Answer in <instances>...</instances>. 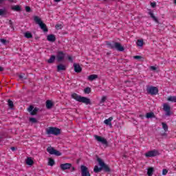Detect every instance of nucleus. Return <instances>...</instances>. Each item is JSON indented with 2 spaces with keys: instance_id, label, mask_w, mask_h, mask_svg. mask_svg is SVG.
Returning a JSON list of instances; mask_svg holds the SVG:
<instances>
[{
  "instance_id": "1",
  "label": "nucleus",
  "mask_w": 176,
  "mask_h": 176,
  "mask_svg": "<svg viewBox=\"0 0 176 176\" xmlns=\"http://www.w3.org/2000/svg\"><path fill=\"white\" fill-rule=\"evenodd\" d=\"M72 98L76 100V101H78V102H82V104H85L86 105H90V104H91L90 98H86L85 96H80L76 93L72 94Z\"/></svg>"
},
{
  "instance_id": "2",
  "label": "nucleus",
  "mask_w": 176,
  "mask_h": 176,
  "mask_svg": "<svg viewBox=\"0 0 176 176\" xmlns=\"http://www.w3.org/2000/svg\"><path fill=\"white\" fill-rule=\"evenodd\" d=\"M106 45L109 49H116L118 52H124V47L120 43L115 41H107Z\"/></svg>"
},
{
  "instance_id": "3",
  "label": "nucleus",
  "mask_w": 176,
  "mask_h": 176,
  "mask_svg": "<svg viewBox=\"0 0 176 176\" xmlns=\"http://www.w3.org/2000/svg\"><path fill=\"white\" fill-rule=\"evenodd\" d=\"M34 21H35L36 24H38L40 28H41L44 32H47L49 31L47 26H46V24L42 21V19H41L39 16H35L34 17Z\"/></svg>"
},
{
  "instance_id": "4",
  "label": "nucleus",
  "mask_w": 176,
  "mask_h": 176,
  "mask_svg": "<svg viewBox=\"0 0 176 176\" xmlns=\"http://www.w3.org/2000/svg\"><path fill=\"white\" fill-rule=\"evenodd\" d=\"M61 133V130L58 128L50 126L46 129V134L50 135L52 134L53 135H58Z\"/></svg>"
},
{
  "instance_id": "5",
  "label": "nucleus",
  "mask_w": 176,
  "mask_h": 176,
  "mask_svg": "<svg viewBox=\"0 0 176 176\" xmlns=\"http://www.w3.org/2000/svg\"><path fill=\"white\" fill-rule=\"evenodd\" d=\"M97 162H98L99 166L102 167V170H104L106 173H111V168H109L101 158L98 157Z\"/></svg>"
},
{
  "instance_id": "6",
  "label": "nucleus",
  "mask_w": 176,
  "mask_h": 176,
  "mask_svg": "<svg viewBox=\"0 0 176 176\" xmlns=\"http://www.w3.org/2000/svg\"><path fill=\"white\" fill-rule=\"evenodd\" d=\"M146 91H147L148 94H151V96H156V94H157V93H159V89H157V87H156L148 86L146 88Z\"/></svg>"
},
{
  "instance_id": "7",
  "label": "nucleus",
  "mask_w": 176,
  "mask_h": 176,
  "mask_svg": "<svg viewBox=\"0 0 176 176\" xmlns=\"http://www.w3.org/2000/svg\"><path fill=\"white\" fill-rule=\"evenodd\" d=\"M47 152H48V153H50V155H55V156H61L62 153L54 149V148L52 147V146H49L47 148Z\"/></svg>"
},
{
  "instance_id": "8",
  "label": "nucleus",
  "mask_w": 176,
  "mask_h": 176,
  "mask_svg": "<svg viewBox=\"0 0 176 176\" xmlns=\"http://www.w3.org/2000/svg\"><path fill=\"white\" fill-rule=\"evenodd\" d=\"M146 157H155L159 156V151L156 149L149 151L144 154Z\"/></svg>"
},
{
  "instance_id": "9",
  "label": "nucleus",
  "mask_w": 176,
  "mask_h": 176,
  "mask_svg": "<svg viewBox=\"0 0 176 176\" xmlns=\"http://www.w3.org/2000/svg\"><path fill=\"white\" fill-rule=\"evenodd\" d=\"M80 168L82 176H91L90 172L89 171V168L87 166L82 165L80 166Z\"/></svg>"
},
{
  "instance_id": "10",
  "label": "nucleus",
  "mask_w": 176,
  "mask_h": 176,
  "mask_svg": "<svg viewBox=\"0 0 176 176\" xmlns=\"http://www.w3.org/2000/svg\"><path fill=\"white\" fill-rule=\"evenodd\" d=\"M94 138L96 140H98V142H101V144H102L103 145H106L107 146H108V141L107 140V139L97 135H96Z\"/></svg>"
},
{
  "instance_id": "11",
  "label": "nucleus",
  "mask_w": 176,
  "mask_h": 176,
  "mask_svg": "<svg viewBox=\"0 0 176 176\" xmlns=\"http://www.w3.org/2000/svg\"><path fill=\"white\" fill-rule=\"evenodd\" d=\"M163 109L166 112V116L171 115V107L167 103L163 104Z\"/></svg>"
},
{
  "instance_id": "12",
  "label": "nucleus",
  "mask_w": 176,
  "mask_h": 176,
  "mask_svg": "<svg viewBox=\"0 0 176 176\" xmlns=\"http://www.w3.org/2000/svg\"><path fill=\"white\" fill-rule=\"evenodd\" d=\"M65 57V54L63 51H58L56 54V59L58 63H60Z\"/></svg>"
},
{
  "instance_id": "13",
  "label": "nucleus",
  "mask_w": 176,
  "mask_h": 176,
  "mask_svg": "<svg viewBox=\"0 0 176 176\" xmlns=\"http://www.w3.org/2000/svg\"><path fill=\"white\" fill-rule=\"evenodd\" d=\"M60 170H62V171H65V170H69V168H71V167H72V164H71V163L61 164L60 165Z\"/></svg>"
},
{
  "instance_id": "14",
  "label": "nucleus",
  "mask_w": 176,
  "mask_h": 176,
  "mask_svg": "<svg viewBox=\"0 0 176 176\" xmlns=\"http://www.w3.org/2000/svg\"><path fill=\"white\" fill-rule=\"evenodd\" d=\"M28 112H30V115H32V116L36 115V113H38V108L35 107L34 109V106L31 105L28 108Z\"/></svg>"
},
{
  "instance_id": "15",
  "label": "nucleus",
  "mask_w": 176,
  "mask_h": 176,
  "mask_svg": "<svg viewBox=\"0 0 176 176\" xmlns=\"http://www.w3.org/2000/svg\"><path fill=\"white\" fill-rule=\"evenodd\" d=\"M73 66L74 68V72H76V74H80V72H82V67H80V65L74 63Z\"/></svg>"
},
{
  "instance_id": "16",
  "label": "nucleus",
  "mask_w": 176,
  "mask_h": 176,
  "mask_svg": "<svg viewBox=\"0 0 176 176\" xmlns=\"http://www.w3.org/2000/svg\"><path fill=\"white\" fill-rule=\"evenodd\" d=\"M113 120V117H110L108 119L104 120V124L107 126H112V121Z\"/></svg>"
},
{
  "instance_id": "17",
  "label": "nucleus",
  "mask_w": 176,
  "mask_h": 176,
  "mask_svg": "<svg viewBox=\"0 0 176 176\" xmlns=\"http://www.w3.org/2000/svg\"><path fill=\"white\" fill-rule=\"evenodd\" d=\"M53 102H52V100H47L46 101V103H45V107L47 108V109H52V108H53Z\"/></svg>"
},
{
  "instance_id": "18",
  "label": "nucleus",
  "mask_w": 176,
  "mask_h": 176,
  "mask_svg": "<svg viewBox=\"0 0 176 176\" xmlns=\"http://www.w3.org/2000/svg\"><path fill=\"white\" fill-rule=\"evenodd\" d=\"M47 40L49 42H56V36L54 34H50L47 36Z\"/></svg>"
},
{
  "instance_id": "19",
  "label": "nucleus",
  "mask_w": 176,
  "mask_h": 176,
  "mask_svg": "<svg viewBox=\"0 0 176 176\" xmlns=\"http://www.w3.org/2000/svg\"><path fill=\"white\" fill-rule=\"evenodd\" d=\"M67 69V67L65 65L63 64H59L57 65V72H60V71H65Z\"/></svg>"
},
{
  "instance_id": "20",
  "label": "nucleus",
  "mask_w": 176,
  "mask_h": 176,
  "mask_svg": "<svg viewBox=\"0 0 176 176\" xmlns=\"http://www.w3.org/2000/svg\"><path fill=\"white\" fill-rule=\"evenodd\" d=\"M98 78V75L97 74H91L88 76V80L90 82H93V80H96V79Z\"/></svg>"
},
{
  "instance_id": "21",
  "label": "nucleus",
  "mask_w": 176,
  "mask_h": 176,
  "mask_svg": "<svg viewBox=\"0 0 176 176\" xmlns=\"http://www.w3.org/2000/svg\"><path fill=\"white\" fill-rule=\"evenodd\" d=\"M155 171V169L153 167H150L147 169V175L148 176H152L153 175V173Z\"/></svg>"
},
{
  "instance_id": "22",
  "label": "nucleus",
  "mask_w": 176,
  "mask_h": 176,
  "mask_svg": "<svg viewBox=\"0 0 176 176\" xmlns=\"http://www.w3.org/2000/svg\"><path fill=\"white\" fill-rule=\"evenodd\" d=\"M56 60V56L54 55H52L50 58L47 60L48 64H53Z\"/></svg>"
},
{
  "instance_id": "23",
  "label": "nucleus",
  "mask_w": 176,
  "mask_h": 176,
  "mask_svg": "<svg viewBox=\"0 0 176 176\" xmlns=\"http://www.w3.org/2000/svg\"><path fill=\"white\" fill-rule=\"evenodd\" d=\"M12 10H14V12H20L21 10V7L20 6L16 5L12 7Z\"/></svg>"
},
{
  "instance_id": "24",
  "label": "nucleus",
  "mask_w": 176,
  "mask_h": 176,
  "mask_svg": "<svg viewBox=\"0 0 176 176\" xmlns=\"http://www.w3.org/2000/svg\"><path fill=\"white\" fill-rule=\"evenodd\" d=\"M146 118L147 119H152V118H155V113L153 112L146 113Z\"/></svg>"
},
{
  "instance_id": "25",
  "label": "nucleus",
  "mask_w": 176,
  "mask_h": 176,
  "mask_svg": "<svg viewBox=\"0 0 176 176\" xmlns=\"http://www.w3.org/2000/svg\"><path fill=\"white\" fill-rule=\"evenodd\" d=\"M26 164H28V166H32V164H34V160H32V158L28 157L26 160Z\"/></svg>"
},
{
  "instance_id": "26",
  "label": "nucleus",
  "mask_w": 176,
  "mask_h": 176,
  "mask_svg": "<svg viewBox=\"0 0 176 176\" xmlns=\"http://www.w3.org/2000/svg\"><path fill=\"white\" fill-rule=\"evenodd\" d=\"M102 168L100 166V167H98V166H94V173H100V171H102Z\"/></svg>"
},
{
  "instance_id": "27",
  "label": "nucleus",
  "mask_w": 176,
  "mask_h": 176,
  "mask_svg": "<svg viewBox=\"0 0 176 176\" xmlns=\"http://www.w3.org/2000/svg\"><path fill=\"white\" fill-rule=\"evenodd\" d=\"M167 101H170V102H176V96H168Z\"/></svg>"
},
{
  "instance_id": "28",
  "label": "nucleus",
  "mask_w": 176,
  "mask_h": 176,
  "mask_svg": "<svg viewBox=\"0 0 176 176\" xmlns=\"http://www.w3.org/2000/svg\"><path fill=\"white\" fill-rule=\"evenodd\" d=\"M148 14L150 15L151 19H153V20H154V21H155V23H157V18L155 16L154 14H153L152 12H148Z\"/></svg>"
},
{
  "instance_id": "29",
  "label": "nucleus",
  "mask_w": 176,
  "mask_h": 176,
  "mask_svg": "<svg viewBox=\"0 0 176 176\" xmlns=\"http://www.w3.org/2000/svg\"><path fill=\"white\" fill-rule=\"evenodd\" d=\"M25 38H27L28 39H30L32 38V34L30 32H26L25 34Z\"/></svg>"
},
{
  "instance_id": "30",
  "label": "nucleus",
  "mask_w": 176,
  "mask_h": 176,
  "mask_svg": "<svg viewBox=\"0 0 176 176\" xmlns=\"http://www.w3.org/2000/svg\"><path fill=\"white\" fill-rule=\"evenodd\" d=\"M162 129L164 130L165 132L168 131V125L166 123L162 122Z\"/></svg>"
},
{
  "instance_id": "31",
  "label": "nucleus",
  "mask_w": 176,
  "mask_h": 176,
  "mask_svg": "<svg viewBox=\"0 0 176 176\" xmlns=\"http://www.w3.org/2000/svg\"><path fill=\"white\" fill-rule=\"evenodd\" d=\"M137 45L140 47H142V46H144V40L139 39L137 41Z\"/></svg>"
},
{
  "instance_id": "32",
  "label": "nucleus",
  "mask_w": 176,
  "mask_h": 176,
  "mask_svg": "<svg viewBox=\"0 0 176 176\" xmlns=\"http://www.w3.org/2000/svg\"><path fill=\"white\" fill-rule=\"evenodd\" d=\"M84 92L85 93V94H90V93H91V88L89 87H86L84 89Z\"/></svg>"
},
{
  "instance_id": "33",
  "label": "nucleus",
  "mask_w": 176,
  "mask_h": 176,
  "mask_svg": "<svg viewBox=\"0 0 176 176\" xmlns=\"http://www.w3.org/2000/svg\"><path fill=\"white\" fill-rule=\"evenodd\" d=\"M6 13H8V11L6 10V9H5V8L0 9V16H5V14H6Z\"/></svg>"
},
{
  "instance_id": "34",
  "label": "nucleus",
  "mask_w": 176,
  "mask_h": 176,
  "mask_svg": "<svg viewBox=\"0 0 176 176\" xmlns=\"http://www.w3.org/2000/svg\"><path fill=\"white\" fill-rule=\"evenodd\" d=\"M54 160H53L52 158H49V160H48V166H54Z\"/></svg>"
},
{
  "instance_id": "35",
  "label": "nucleus",
  "mask_w": 176,
  "mask_h": 176,
  "mask_svg": "<svg viewBox=\"0 0 176 176\" xmlns=\"http://www.w3.org/2000/svg\"><path fill=\"white\" fill-rule=\"evenodd\" d=\"M29 120L31 123H38V120L35 118H30Z\"/></svg>"
},
{
  "instance_id": "36",
  "label": "nucleus",
  "mask_w": 176,
  "mask_h": 176,
  "mask_svg": "<svg viewBox=\"0 0 176 176\" xmlns=\"http://www.w3.org/2000/svg\"><path fill=\"white\" fill-rule=\"evenodd\" d=\"M8 102L10 108H13V107H14V104H13V101L8 100Z\"/></svg>"
},
{
  "instance_id": "37",
  "label": "nucleus",
  "mask_w": 176,
  "mask_h": 176,
  "mask_svg": "<svg viewBox=\"0 0 176 176\" xmlns=\"http://www.w3.org/2000/svg\"><path fill=\"white\" fill-rule=\"evenodd\" d=\"M55 28L56 30H61V28H63V25L62 24H60V23H58L55 25Z\"/></svg>"
},
{
  "instance_id": "38",
  "label": "nucleus",
  "mask_w": 176,
  "mask_h": 176,
  "mask_svg": "<svg viewBox=\"0 0 176 176\" xmlns=\"http://www.w3.org/2000/svg\"><path fill=\"white\" fill-rule=\"evenodd\" d=\"M107 101V96H102L101 100H100V104H104Z\"/></svg>"
},
{
  "instance_id": "39",
  "label": "nucleus",
  "mask_w": 176,
  "mask_h": 176,
  "mask_svg": "<svg viewBox=\"0 0 176 176\" xmlns=\"http://www.w3.org/2000/svg\"><path fill=\"white\" fill-rule=\"evenodd\" d=\"M0 42H1L3 45H6V43H8V41H6V39H4V38H1Z\"/></svg>"
},
{
  "instance_id": "40",
  "label": "nucleus",
  "mask_w": 176,
  "mask_h": 176,
  "mask_svg": "<svg viewBox=\"0 0 176 176\" xmlns=\"http://www.w3.org/2000/svg\"><path fill=\"white\" fill-rule=\"evenodd\" d=\"M167 173H168V170L167 169L162 170V175H167Z\"/></svg>"
},
{
  "instance_id": "41",
  "label": "nucleus",
  "mask_w": 176,
  "mask_h": 176,
  "mask_svg": "<svg viewBox=\"0 0 176 176\" xmlns=\"http://www.w3.org/2000/svg\"><path fill=\"white\" fill-rule=\"evenodd\" d=\"M25 10L28 13H30V12H31V7L30 6H26L25 7Z\"/></svg>"
},
{
  "instance_id": "42",
  "label": "nucleus",
  "mask_w": 176,
  "mask_h": 176,
  "mask_svg": "<svg viewBox=\"0 0 176 176\" xmlns=\"http://www.w3.org/2000/svg\"><path fill=\"white\" fill-rule=\"evenodd\" d=\"M133 58H135V60H141V58H142V56H133Z\"/></svg>"
},
{
  "instance_id": "43",
  "label": "nucleus",
  "mask_w": 176,
  "mask_h": 176,
  "mask_svg": "<svg viewBox=\"0 0 176 176\" xmlns=\"http://www.w3.org/2000/svg\"><path fill=\"white\" fill-rule=\"evenodd\" d=\"M67 59L69 60V61H70V63L74 62V58L71 56H67Z\"/></svg>"
},
{
  "instance_id": "44",
  "label": "nucleus",
  "mask_w": 176,
  "mask_h": 176,
  "mask_svg": "<svg viewBox=\"0 0 176 176\" xmlns=\"http://www.w3.org/2000/svg\"><path fill=\"white\" fill-rule=\"evenodd\" d=\"M150 69H151L152 71H156V69H157V68L155 66H151Z\"/></svg>"
},
{
  "instance_id": "45",
  "label": "nucleus",
  "mask_w": 176,
  "mask_h": 176,
  "mask_svg": "<svg viewBox=\"0 0 176 176\" xmlns=\"http://www.w3.org/2000/svg\"><path fill=\"white\" fill-rule=\"evenodd\" d=\"M151 6L152 8H155L156 7V3L155 2L151 3Z\"/></svg>"
},
{
  "instance_id": "46",
  "label": "nucleus",
  "mask_w": 176,
  "mask_h": 176,
  "mask_svg": "<svg viewBox=\"0 0 176 176\" xmlns=\"http://www.w3.org/2000/svg\"><path fill=\"white\" fill-rule=\"evenodd\" d=\"M19 79H24V74H20L19 76Z\"/></svg>"
},
{
  "instance_id": "47",
  "label": "nucleus",
  "mask_w": 176,
  "mask_h": 176,
  "mask_svg": "<svg viewBox=\"0 0 176 176\" xmlns=\"http://www.w3.org/2000/svg\"><path fill=\"white\" fill-rule=\"evenodd\" d=\"M139 118H141L142 120H144L145 118V116L142 115V114H140L139 116Z\"/></svg>"
},
{
  "instance_id": "48",
  "label": "nucleus",
  "mask_w": 176,
  "mask_h": 176,
  "mask_svg": "<svg viewBox=\"0 0 176 176\" xmlns=\"http://www.w3.org/2000/svg\"><path fill=\"white\" fill-rule=\"evenodd\" d=\"M11 151H16V147L14 146L11 147Z\"/></svg>"
},
{
  "instance_id": "49",
  "label": "nucleus",
  "mask_w": 176,
  "mask_h": 176,
  "mask_svg": "<svg viewBox=\"0 0 176 176\" xmlns=\"http://www.w3.org/2000/svg\"><path fill=\"white\" fill-rule=\"evenodd\" d=\"M71 168H72V172L75 171V167L72 166V167H71Z\"/></svg>"
},
{
  "instance_id": "50",
  "label": "nucleus",
  "mask_w": 176,
  "mask_h": 176,
  "mask_svg": "<svg viewBox=\"0 0 176 176\" xmlns=\"http://www.w3.org/2000/svg\"><path fill=\"white\" fill-rule=\"evenodd\" d=\"M54 2H61V0H54Z\"/></svg>"
},
{
  "instance_id": "51",
  "label": "nucleus",
  "mask_w": 176,
  "mask_h": 176,
  "mask_svg": "<svg viewBox=\"0 0 176 176\" xmlns=\"http://www.w3.org/2000/svg\"><path fill=\"white\" fill-rule=\"evenodd\" d=\"M2 71H3V67H0V72H2Z\"/></svg>"
},
{
  "instance_id": "52",
  "label": "nucleus",
  "mask_w": 176,
  "mask_h": 176,
  "mask_svg": "<svg viewBox=\"0 0 176 176\" xmlns=\"http://www.w3.org/2000/svg\"><path fill=\"white\" fill-rule=\"evenodd\" d=\"M9 1H10V2H13V0H10Z\"/></svg>"
},
{
  "instance_id": "53",
  "label": "nucleus",
  "mask_w": 176,
  "mask_h": 176,
  "mask_svg": "<svg viewBox=\"0 0 176 176\" xmlns=\"http://www.w3.org/2000/svg\"><path fill=\"white\" fill-rule=\"evenodd\" d=\"M174 3H175V4H176V0H174Z\"/></svg>"
}]
</instances>
